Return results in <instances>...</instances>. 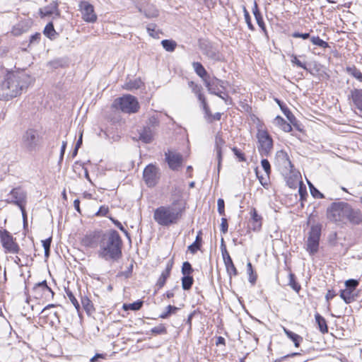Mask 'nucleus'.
I'll return each instance as SVG.
<instances>
[{
    "instance_id": "nucleus-12",
    "label": "nucleus",
    "mask_w": 362,
    "mask_h": 362,
    "mask_svg": "<svg viewBox=\"0 0 362 362\" xmlns=\"http://www.w3.org/2000/svg\"><path fill=\"white\" fill-rule=\"evenodd\" d=\"M39 142V135L37 132L33 129H28L23 135V146L29 151H34Z\"/></svg>"
},
{
    "instance_id": "nucleus-8",
    "label": "nucleus",
    "mask_w": 362,
    "mask_h": 362,
    "mask_svg": "<svg viewBox=\"0 0 362 362\" xmlns=\"http://www.w3.org/2000/svg\"><path fill=\"white\" fill-rule=\"evenodd\" d=\"M5 202L22 209L27 203V193L21 187H15L7 194Z\"/></svg>"
},
{
    "instance_id": "nucleus-44",
    "label": "nucleus",
    "mask_w": 362,
    "mask_h": 362,
    "mask_svg": "<svg viewBox=\"0 0 362 362\" xmlns=\"http://www.w3.org/2000/svg\"><path fill=\"white\" fill-rule=\"evenodd\" d=\"M81 303L88 314H90L94 310L93 303L88 297H82Z\"/></svg>"
},
{
    "instance_id": "nucleus-34",
    "label": "nucleus",
    "mask_w": 362,
    "mask_h": 362,
    "mask_svg": "<svg viewBox=\"0 0 362 362\" xmlns=\"http://www.w3.org/2000/svg\"><path fill=\"white\" fill-rule=\"evenodd\" d=\"M43 33L50 40H54L55 38V36L57 35V33L54 30L52 22H49L46 25Z\"/></svg>"
},
{
    "instance_id": "nucleus-49",
    "label": "nucleus",
    "mask_w": 362,
    "mask_h": 362,
    "mask_svg": "<svg viewBox=\"0 0 362 362\" xmlns=\"http://www.w3.org/2000/svg\"><path fill=\"white\" fill-rule=\"evenodd\" d=\"M247 272L249 274V281L254 285L257 280V275L254 274L252 265L250 262L247 264Z\"/></svg>"
},
{
    "instance_id": "nucleus-15",
    "label": "nucleus",
    "mask_w": 362,
    "mask_h": 362,
    "mask_svg": "<svg viewBox=\"0 0 362 362\" xmlns=\"http://www.w3.org/2000/svg\"><path fill=\"white\" fill-rule=\"evenodd\" d=\"M33 291L36 294H40L41 292L42 294L40 297L45 298V299L53 298L54 293L52 290V288L48 286L47 281L44 280L38 284H35L33 288Z\"/></svg>"
},
{
    "instance_id": "nucleus-14",
    "label": "nucleus",
    "mask_w": 362,
    "mask_h": 362,
    "mask_svg": "<svg viewBox=\"0 0 362 362\" xmlns=\"http://www.w3.org/2000/svg\"><path fill=\"white\" fill-rule=\"evenodd\" d=\"M165 160L169 168L173 170H176L182 163V156L180 153H174L168 151L165 153Z\"/></svg>"
},
{
    "instance_id": "nucleus-40",
    "label": "nucleus",
    "mask_w": 362,
    "mask_h": 362,
    "mask_svg": "<svg viewBox=\"0 0 362 362\" xmlns=\"http://www.w3.org/2000/svg\"><path fill=\"white\" fill-rule=\"evenodd\" d=\"M301 182V181H299L297 175H292L286 177V184L290 188L295 189Z\"/></svg>"
},
{
    "instance_id": "nucleus-25",
    "label": "nucleus",
    "mask_w": 362,
    "mask_h": 362,
    "mask_svg": "<svg viewBox=\"0 0 362 362\" xmlns=\"http://www.w3.org/2000/svg\"><path fill=\"white\" fill-rule=\"evenodd\" d=\"M281 110L289 121L291 125H293L297 130L300 132L302 129L300 127L298 121L293 115V114L290 111V110L287 107H281Z\"/></svg>"
},
{
    "instance_id": "nucleus-32",
    "label": "nucleus",
    "mask_w": 362,
    "mask_h": 362,
    "mask_svg": "<svg viewBox=\"0 0 362 362\" xmlns=\"http://www.w3.org/2000/svg\"><path fill=\"white\" fill-rule=\"evenodd\" d=\"M284 332L286 335L294 343L296 347H298L300 346V341H303V337L300 335L287 329L284 327Z\"/></svg>"
},
{
    "instance_id": "nucleus-21",
    "label": "nucleus",
    "mask_w": 362,
    "mask_h": 362,
    "mask_svg": "<svg viewBox=\"0 0 362 362\" xmlns=\"http://www.w3.org/2000/svg\"><path fill=\"white\" fill-rule=\"evenodd\" d=\"M172 268L173 262H169L166 265V268L165 269L164 271L162 272L160 277L158 278L156 282V286L158 287V289L163 288L168 278L170 276Z\"/></svg>"
},
{
    "instance_id": "nucleus-24",
    "label": "nucleus",
    "mask_w": 362,
    "mask_h": 362,
    "mask_svg": "<svg viewBox=\"0 0 362 362\" xmlns=\"http://www.w3.org/2000/svg\"><path fill=\"white\" fill-rule=\"evenodd\" d=\"M216 80H218V78L216 76H210L208 77V79L204 80V84L207 88L209 93L212 95L216 93V91L221 89L219 84L217 83L218 81H216Z\"/></svg>"
},
{
    "instance_id": "nucleus-57",
    "label": "nucleus",
    "mask_w": 362,
    "mask_h": 362,
    "mask_svg": "<svg viewBox=\"0 0 362 362\" xmlns=\"http://www.w3.org/2000/svg\"><path fill=\"white\" fill-rule=\"evenodd\" d=\"M243 11H244L245 20L247 25L248 28L250 30H252V31L255 30V27L252 23L250 16L248 11H247V9L245 8V7H244Z\"/></svg>"
},
{
    "instance_id": "nucleus-23",
    "label": "nucleus",
    "mask_w": 362,
    "mask_h": 362,
    "mask_svg": "<svg viewBox=\"0 0 362 362\" xmlns=\"http://www.w3.org/2000/svg\"><path fill=\"white\" fill-rule=\"evenodd\" d=\"M153 131L149 126L144 127L139 132V139L146 144L153 141Z\"/></svg>"
},
{
    "instance_id": "nucleus-37",
    "label": "nucleus",
    "mask_w": 362,
    "mask_h": 362,
    "mask_svg": "<svg viewBox=\"0 0 362 362\" xmlns=\"http://www.w3.org/2000/svg\"><path fill=\"white\" fill-rule=\"evenodd\" d=\"M194 283V279L191 275H185L182 278V287L183 290L188 291L189 290Z\"/></svg>"
},
{
    "instance_id": "nucleus-42",
    "label": "nucleus",
    "mask_w": 362,
    "mask_h": 362,
    "mask_svg": "<svg viewBox=\"0 0 362 362\" xmlns=\"http://www.w3.org/2000/svg\"><path fill=\"white\" fill-rule=\"evenodd\" d=\"M65 293L71 303L74 305L77 311L80 310V304L76 298L74 293L69 288H65Z\"/></svg>"
},
{
    "instance_id": "nucleus-3",
    "label": "nucleus",
    "mask_w": 362,
    "mask_h": 362,
    "mask_svg": "<svg viewBox=\"0 0 362 362\" xmlns=\"http://www.w3.org/2000/svg\"><path fill=\"white\" fill-rule=\"evenodd\" d=\"M99 247L98 256L106 261H117L122 256V240L115 230L102 235Z\"/></svg>"
},
{
    "instance_id": "nucleus-52",
    "label": "nucleus",
    "mask_w": 362,
    "mask_h": 362,
    "mask_svg": "<svg viewBox=\"0 0 362 362\" xmlns=\"http://www.w3.org/2000/svg\"><path fill=\"white\" fill-rule=\"evenodd\" d=\"M151 332L155 335L166 334L167 329L163 324H160L158 326L153 327L151 329Z\"/></svg>"
},
{
    "instance_id": "nucleus-18",
    "label": "nucleus",
    "mask_w": 362,
    "mask_h": 362,
    "mask_svg": "<svg viewBox=\"0 0 362 362\" xmlns=\"http://www.w3.org/2000/svg\"><path fill=\"white\" fill-rule=\"evenodd\" d=\"M226 141L222 137L221 132H218L215 136V151L218 160V168H220L222 161V147L225 145Z\"/></svg>"
},
{
    "instance_id": "nucleus-10",
    "label": "nucleus",
    "mask_w": 362,
    "mask_h": 362,
    "mask_svg": "<svg viewBox=\"0 0 362 362\" xmlns=\"http://www.w3.org/2000/svg\"><path fill=\"white\" fill-rule=\"evenodd\" d=\"M57 305L55 304H49L45 306L40 313V319L43 320V322L50 326L56 325L60 322L59 316L57 311L52 309Z\"/></svg>"
},
{
    "instance_id": "nucleus-13",
    "label": "nucleus",
    "mask_w": 362,
    "mask_h": 362,
    "mask_svg": "<svg viewBox=\"0 0 362 362\" xmlns=\"http://www.w3.org/2000/svg\"><path fill=\"white\" fill-rule=\"evenodd\" d=\"M79 10L82 14V18L88 23H94L97 20V16L94 7L89 2L83 1L79 4Z\"/></svg>"
},
{
    "instance_id": "nucleus-59",
    "label": "nucleus",
    "mask_w": 362,
    "mask_h": 362,
    "mask_svg": "<svg viewBox=\"0 0 362 362\" xmlns=\"http://www.w3.org/2000/svg\"><path fill=\"white\" fill-rule=\"evenodd\" d=\"M298 193H299V195H300V201H303L305 199L306 197L308 196V192H307V189H306V187L303 184V182H301L300 185H299V188H298Z\"/></svg>"
},
{
    "instance_id": "nucleus-60",
    "label": "nucleus",
    "mask_w": 362,
    "mask_h": 362,
    "mask_svg": "<svg viewBox=\"0 0 362 362\" xmlns=\"http://www.w3.org/2000/svg\"><path fill=\"white\" fill-rule=\"evenodd\" d=\"M291 61L293 64L297 66L298 67H300L303 69L307 70V66H306L305 63H303L300 60H298V59L297 58V57L296 55H294V54L291 55Z\"/></svg>"
},
{
    "instance_id": "nucleus-11",
    "label": "nucleus",
    "mask_w": 362,
    "mask_h": 362,
    "mask_svg": "<svg viewBox=\"0 0 362 362\" xmlns=\"http://www.w3.org/2000/svg\"><path fill=\"white\" fill-rule=\"evenodd\" d=\"M159 171V168L153 164L146 166L143 172V178L148 187H153L158 182L160 179Z\"/></svg>"
},
{
    "instance_id": "nucleus-63",
    "label": "nucleus",
    "mask_w": 362,
    "mask_h": 362,
    "mask_svg": "<svg viewBox=\"0 0 362 362\" xmlns=\"http://www.w3.org/2000/svg\"><path fill=\"white\" fill-rule=\"evenodd\" d=\"M218 212L221 216H225V203L223 199H218L217 201Z\"/></svg>"
},
{
    "instance_id": "nucleus-38",
    "label": "nucleus",
    "mask_w": 362,
    "mask_h": 362,
    "mask_svg": "<svg viewBox=\"0 0 362 362\" xmlns=\"http://www.w3.org/2000/svg\"><path fill=\"white\" fill-rule=\"evenodd\" d=\"M224 264H225V266L226 268L227 273L228 274V275L230 276H231L232 275L233 276L238 275V273L237 269L235 268L232 259L226 260L224 262Z\"/></svg>"
},
{
    "instance_id": "nucleus-33",
    "label": "nucleus",
    "mask_w": 362,
    "mask_h": 362,
    "mask_svg": "<svg viewBox=\"0 0 362 362\" xmlns=\"http://www.w3.org/2000/svg\"><path fill=\"white\" fill-rule=\"evenodd\" d=\"M276 156L278 158L281 159L283 162V164L286 168H289L291 170L293 168V165L291 161L289 159L288 153L284 151H279L277 152Z\"/></svg>"
},
{
    "instance_id": "nucleus-29",
    "label": "nucleus",
    "mask_w": 362,
    "mask_h": 362,
    "mask_svg": "<svg viewBox=\"0 0 362 362\" xmlns=\"http://www.w3.org/2000/svg\"><path fill=\"white\" fill-rule=\"evenodd\" d=\"M340 297L346 304H349L356 300V295L353 291L345 288L341 291Z\"/></svg>"
},
{
    "instance_id": "nucleus-45",
    "label": "nucleus",
    "mask_w": 362,
    "mask_h": 362,
    "mask_svg": "<svg viewBox=\"0 0 362 362\" xmlns=\"http://www.w3.org/2000/svg\"><path fill=\"white\" fill-rule=\"evenodd\" d=\"M161 45L168 52H173L177 46L176 42L172 40H163L161 41Z\"/></svg>"
},
{
    "instance_id": "nucleus-9",
    "label": "nucleus",
    "mask_w": 362,
    "mask_h": 362,
    "mask_svg": "<svg viewBox=\"0 0 362 362\" xmlns=\"http://www.w3.org/2000/svg\"><path fill=\"white\" fill-rule=\"evenodd\" d=\"M15 240L7 230H0V241L6 252L13 254L19 252L20 247Z\"/></svg>"
},
{
    "instance_id": "nucleus-54",
    "label": "nucleus",
    "mask_w": 362,
    "mask_h": 362,
    "mask_svg": "<svg viewBox=\"0 0 362 362\" xmlns=\"http://www.w3.org/2000/svg\"><path fill=\"white\" fill-rule=\"evenodd\" d=\"M133 267H134V264H133V261H132V263L129 264V266L127 267V269H126V271L119 272L117 274V277H124L125 279H129L132 274Z\"/></svg>"
},
{
    "instance_id": "nucleus-55",
    "label": "nucleus",
    "mask_w": 362,
    "mask_h": 362,
    "mask_svg": "<svg viewBox=\"0 0 362 362\" xmlns=\"http://www.w3.org/2000/svg\"><path fill=\"white\" fill-rule=\"evenodd\" d=\"M156 25L153 23L148 24L146 27V30L150 36L158 38L159 33L156 31Z\"/></svg>"
},
{
    "instance_id": "nucleus-6",
    "label": "nucleus",
    "mask_w": 362,
    "mask_h": 362,
    "mask_svg": "<svg viewBox=\"0 0 362 362\" xmlns=\"http://www.w3.org/2000/svg\"><path fill=\"white\" fill-rule=\"evenodd\" d=\"M322 225L317 223L310 227L306 242V250L310 255L316 254L319 250L321 237Z\"/></svg>"
},
{
    "instance_id": "nucleus-5",
    "label": "nucleus",
    "mask_w": 362,
    "mask_h": 362,
    "mask_svg": "<svg viewBox=\"0 0 362 362\" xmlns=\"http://www.w3.org/2000/svg\"><path fill=\"white\" fill-rule=\"evenodd\" d=\"M114 106L125 113H135L138 112L140 106L136 97L131 95H125L117 98L114 102Z\"/></svg>"
},
{
    "instance_id": "nucleus-20",
    "label": "nucleus",
    "mask_w": 362,
    "mask_h": 362,
    "mask_svg": "<svg viewBox=\"0 0 362 362\" xmlns=\"http://www.w3.org/2000/svg\"><path fill=\"white\" fill-rule=\"evenodd\" d=\"M40 13L42 16H48L54 14L59 17L60 12L58 9V4L56 1H52L49 5L40 9Z\"/></svg>"
},
{
    "instance_id": "nucleus-58",
    "label": "nucleus",
    "mask_w": 362,
    "mask_h": 362,
    "mask_svg": "<svg viewBox=\"0 0 362 362\" xmlns=\"http://www.w3.org/2000/svg\"><path fill=\"white\" fill-rule=\"evenodd\" d=\"M206 54L208 57H209L215 61L221 60L220 54L212 49L207 50L206 52Z\"/></svg>"
},
{
    "instance_id": "nucleus-46",
    "label": "nucleus",
    "mask_w": 362,
    "mask_h": 362,
    "mask_svg": "<svg viewBox=\"0 0 362 362\" xmlns=\"http://www.w3.org/2000/svg\"><path fill=\"white\" fill-rule=\"evenodd\" d=\"M143 304H144V301L139 300L132 303L124 304L123 308L125 310H139L141 308Z\"/></svg>"
},
{
    "instance_id": "nucleus-56",
    "label": "nucleus",
    "mask_w": 362,
    "mask_h": 362,
    "mask_svg": "<svg viewBox=\"0 0 362 362\" xmlns=\"http://www.w3.org/2000/svg\"><path fill=\"white\" fill-rule=\"evenodd\" d=\"M310 186V193L314 198L317 199H322L324 198V195L321 193L317 188H315L310 182H308Z\"/></svg>"
},
{
    "instance_id": "nucleus-7",
    "label": "nucleus",
    "mask_w": 362,
    "mask_h": 362,
    "mask_svg": "<svg viewBox=\"0 0 362 362\" xmlns=\"http://www.w3.org/2000/svg\"><path fill=\"white\" fill-rule=\"evenodd\" d=\"M257 149L261 156H269L273 149V139L267 130L257 129Z\"/></svg>"
},
{
    "instance_id": "nucleus-47",
    "label": "nucleus",
    "mask_w": 362,
    "mask_h": 362,
    "mask_svg": "<svg viewBox=\"0 0 362 362\" xmlns=\"http://www.w3.org/2000/svg\"><path fill=\"white\" fill-rule=\"evenodd\" d=\"M310 42L313 45L322 48H327L329 47V44L323 40L320 39L319 36H311Z\"/></svg>"
},
{
    "instance_id": "nucleus-31",
    "label": "nucleus",
    "mask_w": 362,
    "mask_h": 362,
    "mask_svg": "<svg viewBox=\"0 0 362 362\" xmlns=\"http://www.w3.org/2000/svg\"><path fill=\"white\" fill-rule=\"evenodd\" d=\"M315 318L320 331L323 334L327 333L328 332V327L325 319L319 313L315 315Z\"/></svg>"
},
{
    "instance_id": "nucleus-2",
    "label": "nucleus",
    "mask_w": 362,
    "mask_h": 362,
    "mask_svg": "<svg viewBox=\"0 0 362 362\" xmlns=\"http://www.w3.org/2000/svg\"><path fill=\"white\" fill-rule=\"evenodd\" d=\"M185 204L181 198H173L170 205L160 206L154 210V221L164 227L177 224L185 211Z\"/></svg>"
},
{
    "instance_id": "nucleus-28",
    "label": "nucleus",
    "mask_w": 362,
    "mask_h": 362,
    "mask_svg": "<svg viewBox=\"0 0 362 362\" xmlns=\"http://www.w3.org/2000/svg\"><path fill=\"white\" fill-rule=\"evenodd\" d=\"M192 66L196 74L201 77L204 81L205 79H208V77H210L205 68L200 62H193Z\"/></svg>"
},
{
    "instance_id": "nucleus-27",
    "label": "nucleus",
    "mask_w": 362,
    "mask_h": 362,
    "mask_svg": "<svg viewBox=\"0 0 362 362\" xmlns=\"http://www.w3.org/2000/svg\"><path fill=\"white\" fill-rule=\"evenodd\" d=\"M274 124L279 127L284 132H290L292 130V127L290 123H288L281 116H276L274 120Z\"/></svg>"
},
{
    "instance_id": "nucleus-17",
    "label": "nucleus",
    "mask_w": 362,
    "mask_h": 362,
    "mask_svg": "<svg viewBox=\"0 0 362 362\" xmlns=\"http://www.w3.org/2000/svg\"><path fill=\"white\" fill-rule=\"evenodd\" d=\"M346 221L354 225H358L362 223V211L360 209H353L349 204Z\"/></svg>"
},
{
    "instance_id": "nucleus-39",
    "label": "nucleus",
    "mask_w": 362,
    "mask_h": 362,
    "mask_svg": "<svg viewBox=\"0 0 362 362\" xmlns=\"http://www.w3.org/2000/svg\"><path fill=\"white\" fill-rule=\"evenodd\" d=\"M346 72L358 81L362 82V73L355 66L346 67Z\"/></svg>"
},
{
    "instance_id": "nucleus-50",
    "label": "nucleus",
    "mask_w": 362,
    "mask_h": 362,
    "mask_svg": "<svg viewBox=\"0 0 362 362\" xmlns=\"http://www.w3.org/2000/svg\"><path fill=\"white\" fill-rule=\"evenodd\" d=\"M359 281L356 279H350L345 281L346 289L354 292L356 287L358 286Z\"/></svg>"
},
{
    "instance_id": "nucleus-4",
    "label": "nucleus",
    "mask_w": 362,
    "mask_h": 362,
    "mask_svg": "<svg viewBox=\"0 0 362 362\" xmlns=\"http://www.w3.org/2000/svg\"><path fill=\"white\" fill-rule=\"evenodd\" d=\"M349 204L344 202H333L327 209V217L332 222H344Z\"/></svg>"
},
{
    "instance_id": "nucleus-53",
    "label": "nucleus",
    "mask_w": 362,
    "mask_h": 362,
    "mask_svg": "<svg viewBox=\"0 0 362 362\" xmlns=\"http://www.w3.org/2000/svg\"><path fill=\"white\" fill-rule=\"evenodd\" d=\"M214 95H217L220 98H221L223 100L225 101L226 104H228V102L231 101V98L229 97L228 94L226 92V90L219 89L218 91H216V93H214Z\"/></svg>"
},
{
    "instance_id": "nucleus-36",
    "label": "nucleus",
    "mask_w": 362,
    "mask_h": 362,
    "mask_svg": "<svg viewBox=\"0 0 362 362\" xmlns=\"http://www.w3.org/2000/svg\"><path fill=\"white\" fill-rule=\"evenodd\" d=\"M251 218L253 221L255 223L254 226V230L259 229L262 226V217L260 215L257 214V210L253 208L250 212Z\"/></svg>"
},
{
    "instance_id": "nucleus-43",
    "label": "nucleus",
    "mask_w": 362,
    "mask_h": 362,
    "mask_svg": "<svg viewBox=\"0 0 362 362\" xmlns=\"http://www.w3.org/2000/svg\"><path fill=\"white\" fill-rule=\"evenodd\" d=\"M179 308L176 306L169 305L166 307V310L163 313H162L159 315V318L161 319H167L172 314H174L177 311Z\"/></svg>"
},
{
    "instance_id": "nucleus-48",
    "label": "nucleus",
    "mask_w": 362,
    "mask_h": 362,
    "mask_svg": "<svg viewBox=\"0 0 362 362\" xmlns=\"http://www.w3.org/2000/svg\"><path fill=\"white\" fill-rule=\"evenodd\" d=\"M289 282L288 285L297 293H298L301 288L300 285L296 281V276L293 274H289Z\"/></svg>"
},
{
    "instance_id": "nucleus-51",
    "label": "nucleus",
    "mask_w": 362,
    "mask_h": 362,
    "mask_svg": "<svg viewBox=\"0 0 362 362\" xmlns=\"http://www.w3.org/2000/svg\"><path fill=\"white\" fill-rule=\"evenodd\" d=\"M181 272L183 276L191 275L194 272V269L189 262H185L182 264Z\"/></svg>"
},
{
    "instance_id": "nucleus-61",
    "label": "nucleus",
    "mask_w": 362,
    "mask_h": 362,
    "mask_svg": "<svg viewBox=\"0 0 362 362\" xmlns=\"http://www.w3.org/2000/svg\"><path fill=\"white\" fill-rule=\"evenodd\" d=\"M40 38L41 34L40 33H35L34 35H32L29 40V45L39 44Z\"/></svg>"
},
{
    "instance_id": "nucleus-19",
    "label": "nucleus",
    "mask_w": 362,
    "mask_h": 362,
    "mask_svg": "<svg viewBox=\"0 0 362 362\" xmlns=\"http://www.w3.org/2000/svg\"><path fill=\"white\" fill-rule=\"evenodd\" d=\"M31 25L30 20H24L13 25L11 33L15 36H19L23 33H27Z\"/></svg>"
},
{
    "instance_id": "nucleus-62",
    "label": "nucleus",
    "mask_w": 362,
    "mask_h": 362,
    "mask_svg": "<svg viewBox=\"0 0 362 362\" xmlns=\"http://www.w3.org/2000/svg\"><path fill=\"white\" fill-rule=\"evenodd\" d=\"M261 165H262L263 170L267 173V175H269V174L271 173V165H270L269 160L265 158L262 159L261 160Z\"/></svg>"
},
{
    "instance_id": "nucleus-41",
    "label": "nucleus",
    "mask_w": 362,
    "mask_h": 362,
    "mask_svg": "<svg viewBox=\"0 0 362 362\" xmlns=\"http://www.w3.org/2000/svg\"><path fill=\"white\" fill-rule=\"evenodd\" d=\"M143 85V82L140 78H136L134 81H130L125 84V88L129 90L139 89Z\"/></svg>"
},
{
    "instance_id": "nucleus-1",
    "label": "nucleus",
    "mask_w": 362,
    "mask_h": 362,
    "mask_svg": "<svg viewBox=\"0 0 362 362\" xmlns=\"http://www.w3.org/2000/svg\"><path fill=\"white\" fill-rule=\"evenodd\" d=\"M29 83V76L23 71L8 73L0 83V100H8L20 95Z\"/></svg>"
},
{
    "instance_id": "nucleus-35",
    "label": "nucleus",
    "mask_w": 362,
    "mask_h": 362,
    "mask_svg": "<svg viewBox=\"0 0 362 362\" xmlns=\"http://www.w3.org/2000/svg\"><path fill=\"white\" fill-rule=\"evenodd\" d=\"M188 86L192 88V92L197 96L199 100L205 98L204 95L202 93V88L201 86L196 84L193 81L188 82Z\"/></svg>"
},
{
    "instance_id": "nucleus-64",
    "label": "nucleus",
    "mask_w": 362,
    "mask_h": 362,
    "mask_svg": "<svg viewBox=\"0 0 362 362\" xmlns=\"http://www.w3.org/2000/svg\"><path fill=\"white\" fill-rule=\"evenodd\" d=\"M255 20L257 21V25L259 26V28L262 29V30L264 33H267L266 26H265L264 22L263 21V18L262 16V14L259 15V16H255Z\"/></svg>"
},
{
    "instance_id": "nucleus-30",
    "label": "nucleus",
    "mask_w": 362,
    "mask_h": 362,
    "mask_svg": "<svg viewBox=\"0 0 362 362\" xmlns=\"http://www.w3.org/2000/svg\"><path fill=\"white\" fill-rule=\"evenodd\" d=\"M97 238H99V235L95 233L86 235L83 239V243L85 246L94 247L97 244Z\"/></svg>"
},
{
    "instance_id": "nucleus-22",
    "label": "nucleus",
    "mask_w": 362,
    "mask_h": 362,
    "mask_svg": "<svg viewBox=\"0 0 362 362\" xmlns=\"http://www.w3.org/2000/svg\"><path fill=\"white\" fill-rule=\"evenodd\" d=\"M349 98L352 99L356 107L362 112V90L357 88L351 90Z\"/></svg>"
},
{
    "instance_id": "nucleus-26",
    "label": "nucleus",
    "mask_w": 362,
    "mask_h": 362,
    "mask_svg": "<svg viewBox=\"0 0 362 362\" xmlns=\"http://www.w3.org/2000/svg\"><path fill=\"white\" fill-rule=\"evenodd\" d=\"M202 233L199 230L196 236L195 241L188 246V250L192 254H195L198 250H200L202 243Z\"/></svg>"
},
{
    "instance_id": "nucleus-16",
    "label": "nucleus",
    "mask_w": 362,
    "mask_h": 362,
    "mask_svg": "<svg viewBox=\"0 0 362 362\" xmlns=\"http://www.w3.org/2000/svg\"><path fill=\"white\" fill-rule=\"evenodd\" d=\"M136 8L139 11L143 13L147 18H156L158 16V9L153 4L148 3H146V4H138L136 5Z\"/></svg>"
}]
</instances>
